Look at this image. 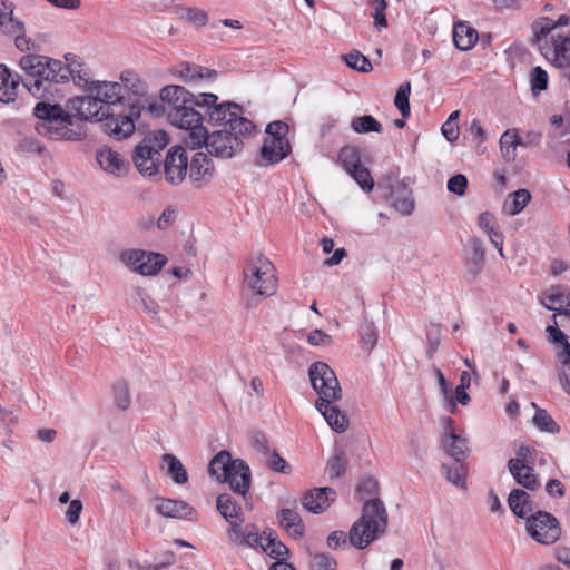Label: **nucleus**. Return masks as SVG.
I'll return each mask as SVG.
<instances>
[{"mask_svg":"<svg viewBox=\"0 0 570 570\" xmlns=\"http://www.w3.org/2000/svg\"><path fill=\"white\" fill-rule=\"evenodd\" d=\"M125 86L116 81H94L87 95L71 98L67 107L80 120L102 122L104 131L122 140L135 131V119L141 114L138 100L125 97Z\"/></svg>","mask_w":570,"mask_h":570,"instance_id":"nucleus-1","label":"nucleus"},{"mask_svg":"<svg viewBox=\"0 0 570 570\" xmlns=\"http://www.w3.org/2000/svg\"><path fill=\"white\" fill-rule=\"evenodd\" d=\"M20 68L24 71L22 85L36 98L41 99L47 95H53L56 86L66 83L70 79L83 88L87 94L88 86L95 80H90L87 70H76L73 63L66 65L61 60L52 59L47 56L27 55L20 59Z\"/></svg>","mask_w":570,"mask_h":570,"instance_id":"nucleus-2","label":"nucleus"},{"mask_svg":"<svg viewBox=\"0 0 570 570\" xmlns=\"http://www.w3.org/2000/svg\"><path fill=\"white\" fill-rule=\"evenodd\" d=\"M160 98L165 104L164 110L171 125L186 130L183 138L188 147L199 145L202 135L199 127L203 122L202 114L196 110V100L194 95L181 86L170 85L161 89Z\"/></svg>","mask_w":570,"mask_h":570,"instance_id":"nucleus-3","label":"nucleus"},{"mask_svg":"<svg viewBox=\"0 0 570 570\" xmlns=\"http://www.w3.org/2000/svg\"><path fill=\"white\" fill-rule=\"evenodd\" d=\"M387 528V512L380 499L366 500L361 517L350 530V542L357 549H365L384 534Z\"/></svg>","mask_w":570,"mask_h":570,"instance_id":"nucleus-4","label":"nucleus"},{"mask_svg":"<svg viewBox=\"0 0 570 570\" xmlns=\"http://www.w3.org/2000/svg\"><path fill=\"white\" fill-rule=\"evenodd\" d=\"M66 111L58 104L38 102L33 108L37 118L36 131L51 140H71L75 132L71 129L73 119L78 118L68 107Z\"/></svg>","mask_w":570,"mask_h":570,"instance_id":"nucleus-5","label":"nucleus"},{"mask_svg":"<svg viewBox=\"0 0 570 570\" xmlns=\"http://www.w3.org/2000/svg\"><path fill=\"white\" fill-rule=\"evenodd\" d=\"M244 283L256 295L272 296L277 288L273 263L263 255L252 258L244 269Z\"/></svg>","mask_w":570,"mask_h":570,"instance_id":"nucleus-6","label":"nucleus"},{"mask_svg":"<svg viewBox=\"0 0 570 570\" xmlns=\"http://www.w3.org/2000/svg\"><path fill=\"white\" fill-rule=\"evenodd\" d=\"M308 374L313 389L320 395L316 402H336L342 397V390L335 372L326 363H313Z\"/></svg>","mask_w":570,"mask_h":570,"instance_id":"nucleus-7","label":"nucleus"},{"mask_svg":"<svg viewBox=\"0 0 570 570\" xmlns=\"http://www.w3.org/2000/svg\"><path fill=\"white\" fill-rule=\"evenodd\" d=\"M199 135H202V139L199 141V145L195 146V148H199L203 145H205L207 151L212 156L218 158H232L236 154H238L243 148L242 138H238L235 135H230V132L226 128L216 130L210 135H207L202 124L199 127ZM191 148L194 149V147Z\"/></svg>","mask_w":570,"mask_h":570,"instance_id":"nucleus-8","label":"nucleus"},{"mask_svg":"<svg viewBox=\"0 0 570 570\" xmlns=\"http://www.w3.org/2000/svg\"><path fill=\"white\" fill-rule=\"evenodd\" d=\"M529 537L540 544H553L561 537L559 520L550 512L537 510L525 522Z\"/></svg>","mask_w":570,"mask_h":570,"instance_id":"nucleus-9","label":"nucleus"},{"mask_svg":"<svg viewBox=\"0 0 570 570\" xmlns=\"http://www.w3.org/2000/svg\"><path fill=\"white\" fill-rule=\"evenodd\" d=\"M119 261L131 272L144 276L157 275L166 263L161 254L137 248L122 250Z\"/></svg>","mask_w":570,"mask_h":570,"instance_id":"nucleus-10","label":"nucleus"},{"mask_svg":"<svg viewBox=\"0 0 570 570\" xmlns=\"http://www.w3.org/2000/svg\"><path fill=\"white\" fill-rule=\"evenodd\" d=\"M554 26L548 29L547 32H551L550 39H546L544 43L540 45V51L570 80V33L562 36L554 33Z\"/></svg>","mask_w":570,"mask_h":570,"instance_id":"nucleus-11","label":"nucleus"},{"mask_svg":"<svg viewBox=\"0 0 570 570\" xmlns=\"http://www.w3.org/2000/svg\"><path fill=\"white\" fill-rule=\"evenodd\" d=\"M188 168V158L181 147H174L166 156L164 169L166 180L173 185L180 184Z\"/></svg>","mask_w":570,"mask_h":570,"instance_id":"nucleus-12","label":"nucleus"},{"mask_svg":"<svg viewBox=\"0 0 570 570\" xmlns=\"http://www.w3.org/2000/svg\"><path fill=\"white\" fill-rule=\"evenodd\" d=\"M155 511L165 518L193 520L195 509L186 501L156 497L151 500Z\"/></svg>","mask_w":570,"mask_h":570,"instance_id":"nucleus-13","label":"nucleus"},{"mask_svg":"<svg viewBox=\"0 0 570 570\" xmlns=\"http://www.w3.org/2000/svg\"><path fill=\"white\" fill-rule=\"evenodd\" d=\"M222 482L228 483L234 493L242 495L246 500L252 482L248 464L244 460L236 459L233 468L226 474V480H222Z\"/></svg>","mask_w":570,"mask_h":570,"instance_id":"nucleus-14","label":"nucleus"},{"mask_svg":"<svg viewBox=\"0 0 570 570\" xmlns=\"http://www.w3.org/2000/svg\"><path fill=\"white\" fill-rule=\"evenodd\" d=\"M464 264L468 275L473 281L482 273L485 264V250L480 238L473 236L468 239Z\"/></svg>","mask_w":570,"mask_h":570,"instance_id":"nucleus-15","label":"nucleus"},{"mask_svg":"<svg viewBox=\"0 0 570 570\" xmlns=\"http://www.w3.org/2000/svg\"><path fill=\"white\" fill-rule=\"evenodd\" d=\"M227 537L230 543L237 547L263 548L265 537L259 534L255 525L235 524L229 528Z\"/></svg>","mask_w":570,"mask_h":570,"instance_id":"nucleus-16","label":"nucleus"},{"mask_svg":"<svg viewBox=\"0 0 570 570\" xmlns=\"http://www.w3.org/2000/svg\"><path fill=\"white\" fill-rule=\"evenodd\" d=\"M540 303L554 313L570 312V291L561 285L550 286L542 293Z\"/></svg>","mask_w":570,"mask_h":570,"instance_id":"nucleus-17","label":"nucleus"},{"mask_svg":"<svg viewBox=\"0 0 570 570\" xmlns=\"http://www.w3.org/2000/svg\"><path fill=\"white\" fill-rule=\"evenodd\" d=\"M136 311L144 313L151 323L163 324L160 306L142 287H136L131 297Z\"/></svg>","mask_w":570,"mask_h":570,"instance_id":"nucleus-18","label":"nucleus"},{"mask_svg":"<svg viewBox=\"0 0 570 570\" xmlns=\"http://www.w3.org/2000/svg\"><path fill=\"white\" fill-rule=\"evenodd\" d=\"M508 470L514 481L524 489L534 491L540 488L538 474L528 463H521L519 460H509Z\"/></svg>","mask_w":570,"mask_h":570,"instance_id":"nucleus-19","label":"nucleus"},{"mask_svg":"<svg viewBox=\"0 0 570 570\" xmlns=\"http://www.w3.org/2000/svg\"><path fill=\"white\" fill-rule=\"evenodd\" d=\"M336 492L334 489L324 487L311 490L303 498L304 508L313 513H322L335 500Z\"/></svg>","mask_w":570,"mask_h":570,"instance_id":"nucleus-20","label":"nucleus"},{"mask_svg":"<svg viewBox=\"0 0 570 570\" xmlns=\"http://www.w3.org/2000/svg\"><path fill=\"white\" fill-rule=\"evenodd\" d=\"M508 505L515 517L525 520V522L537 511L532 497L522 489H513L509 493Z\"/></svg>","mask_w":570,"mask_h":570,"instance_id":"nucleus-21","label":"nucleus"},{"mask_svg":"<svg viewBox=\"0 0 570 570\" xmlns=\"http://www.w3.org/2000/svg\"><path fill=\"white\" fill-rule=\"evenodd\" d=\"M158 149L149 145H141L135 149L132 159L138 171L144 176L150 177L158 171Z\"/></svg>","mask_w":570,"mask_h":570,"instance_id":"nucleus-22","label":"nucleus"},{"mask_svg":"<svg viewBox=\"0 0 570 570\" xmlns=\"http://www.w3.org/2000/svg\"><path fill=\"white\" fill-rule=\"evenodd\" d=\"M441 448L449 456L454 459L456 463L463 462L470 454L468 439L456 433L441 436Z\"/></svg>","mask_w":570,"mask_h":570,"instance_id":"nucleus-23","label":"nucleus"},{"mask_svg":"<svg viewBox=\"0 0 570 570\" xmlns=\"http://www.w3.org/2000/svg\"><path fill=\"white\" fill-rule=\"evenodd\" d=\"M216 507L220 515L229 523V528L244 523L242 508L229 493L219 494L216 500Z\"/></svg>","mask_w":570,"mask_h":570,"instance_id":"nucleus-24","label":"nucleus"},{"mask_svg":"<svg viewBox=\"0 0 570 570\" xmlns=\"http://www.w3.org/2000/svg\"><path fill=\"white\" fill-rule=\"evenodd\" d=\"M214 166L208 156L202 151L196 153L189 164V178L198 186L213 177Z\"/></svg>","mask_w":570,"mask_h":570,"instance_id":"nucleus-25","label":"nucleus"},{"mask_svg":"<svg viewBox=\"0 0 570 570\" xmlns=\"http://www.w3.org/2000/svg\"><path fill=\"white\" fill-rule=\"evenodd\" d=\"M96 159L99 166L108 174L121 176L126 173L127 165L120 155L108 147H102L97 151Z\"/></svg>","mask_w":570,"mask_h":570,"instance_id":"nucleus-26","label":"nucleus"},{"mask_svg":"<svg viewBox=\"0 0 570 570\" xmlns=\"http://www.w3.org/2000/svg\"><path fill=\"white\" fill-rule=\"evenodd\" d=\"M334 402H316L315 406L321 412L327 424L337 433L348 428V417L333 404Z\"/></svg>","mask_w":570,"mask_h":570,"instance_id":"nucleus-27","label":"nucleus"},{"mask_svg":"<svg viewBox=\"0 0 570 570\" xmlns=\"http://www.w3.org/2000/svg\"><path fill=\"white\" fill-rule=\"evenodd\" d=\"M291 145L288 140H278L275 138H265L261 149L262 158L267 164H277L288 156Z\"/></svg>","mask_w":570,"mask_h":570,"instance_id":"nucleus-28","label":"nucleus"},{"mask_svg":"<svg viewBox=\"0 0 570 570\" xmlns=\"http://www.w3.org/2000/svg\"><path fill=\"white\" fill-rule=\"evenodd\" d=\"M390 202L395 210L404 216L411 215L414 210L412 191L405 185L400 184L392 188Z\"/></svg>","mask_w":570,"mask_h":570,"instance_id":"nucleus-29","label":"nucleus"},{"mask_svg":"<svg viewBox=\"0 0 570 570\" xmlns=\"http://www.w3.org/2000/svg\"><path fill=\"white\" fill-rule=\"evenodd\" d=\"M500 153L507 163H514L518 157L517 148L520 147L519 129L509 128L500 137Z\"/></svg>","mask_w":570,"mask_h":570,"instance_id":"nucleus-30","label":"nucleus"},{"mask_svg":"<svg viewBox=\"0 0 570 570\" xmlns=\"http://www.w3.org/2000/svg\"><path fill=\"white\" fill-rule=\"evenodd\" d=\"M234 461L228 451L223 450L218 452L208 464V473L212 478L218 482L226 480V474L230 471L234 465Z\"/></svg>","mask_w":570,"mask_h":570,"instance_id":"nucleus-31","label":"nucleus"},{"mask_svg":"<svg viewBox=\"0 0 570 570\" xmlns=\"http://www.w3.org/2000/svg\"><path fill=\"white\" fill-rule=\"evenodd\" d=\"M240 107L237 104H219L208 110L209 121L216 125H223L227 129L232 124V118L239 114Z\"/></svg>","mask_w":570,"mask_h":570,"instance_id":"nucleus-32","label":"nucleus"},{"mask_svg":"<svg viewBox=\"0 0 570 570\" xmlns=\"http://www.w3.org/2000/svg\"><path fill=\"white\" fill-rule=\"evenodd\" d=\"M0 30L6 35L23 30V22L13 17V3L8 0H0Z\"/></svg>","mask_w":570,"mask_h":570,"instance_id":"nucleus-33","label":"nucleus"},{"mask_svg":"<svg viewBox=\"0 0 570 570\" xmlns=\"http://www.w3.org/2000/svg\"><path fill=\"white\" fill-rule=\"evenodd\" d=\"M478 41V32L465 22L456 23L453 28V42L459 50L471 49Z\"/></svg>","mask_w":570,"mask_h":570,"instance_id":"nucleus-34","label":"nucleus"},{"mask_svg":"<svg viewBox=\"0 0 570 570\" xmlns=\"http://www.w3.org/2000/svg\"><path fill=\"white\" fill-rule=\"evenodd\" d=\"M279 524L294 538L304 534L305 525L301 515L292 509H282L278 512Z\"/></svg>","mask_w":570,"mask_h":570,"instance_id":"nucleus-35","label":"nucleus"},{"mask_svg":"<svg viewBox=\"0 0 570 570\" xmlns=\"http://www.w3.org/2000/svg\"><path fill=\"white\" fill-rule=\"evenodd\" d=\"M161 468L166 469L167 474L177 484H185L188 481V473L180 460L170 453L161 456Z\"/></svg>","mask_w":570,"mask_h":570,"instance_id":"nucleus-36","label":"nucleus"},{"mask_svg":"<svg viewBox=\"0 0 570 570\" xmlns=\"http://www.w3.org/2000/svg\"><path fill=\"white\" fill-rule=\"evenodd\" d=\"M531 200V194L528 189H518L511 193L503 204V212L507 215L514 216L520 214Z\"/></svg>","mask_w":570,"mask_h":570,"instance_id":"nucleus-37","label":"nucleus"},{"mask_svg":"<svg viewBox=\"0 0 570 570\" xmlns=\"http://www.w3.org/2000/svg\"><path fill=\"white\" fill-rule=\"evenodd\" d=\"M22 77L13 78L9 70L4 68L0 70V101L10 102L14 101L17 97V88L19 86V79L22 81Z\"/></svg>","mask_w":570,"mask_h":570,"instance_id":"nucleus-38","label":"nucleus"},{"mask_svg":"<svg viewBox=\"0 0 570 570\" xmlns=\"http://www.w3.org/2000/svg\"><path fill=\"white\" fill-rule=\"evenodd\" d=\"M441 469L444 472L448 482L459 489H466L468 466L464 463H442Z\"/></svg>","mask_w":570,"mask_h":570,"instance_id":"nucleus-39","label":"nucleus"},{"mask_svg":"<svg viewBox=\"0 0 570 570\" xmlns=\"http://www.w3.org/2000/svg\"><path fill=\"white\" fill-rule=\"evenodd\" d=\"M338 161L343 168L350 174L361 166V154L355 146H344L338 154Z\"/></svg>","mask_w":570,"mask_h":570,"instance_id":"nucleus-40","label":"nucleus"},{"mask_svg":"<svg viewBox=\"0 0 570 570\" xmlns=\"http://www.w3.org/2000/svg\"><path fill=\"white\" fill-rule=\"evenodd\" d=\"M351 128L357 134L381 132L383 130L381 122L370 115L353 118Z\"/></svg>","mask_w":570,"mask_h":570,"instance_id":"nucleus-41","label":"nucleus"},{"mask_svg":"<svg viewBox=\"0 0 570 570\" xmlns=\"http://www.w3.org/2000/svg\"><path fill=\"white\" fill-rule=\"evenodd\" d=\"M262 551H264L271 558L276 559L277 561L284 560V557L288 554L287 547L277 540L273 533H269L265 537Z\"/></svg>","mask_w":570,"mask_h":570,"instance_id":"nucleus-42","label":"nucleus"},{"mask_svg":"<svg viewBox=\"0 0 570 570\" xmlns=\"http://www.w3.org/2000/svg\"><path fill=\"white\" fill-rule=\"evenodd\" d=\"M531 405L535 409V414L533 416V424L543 432L554 433L559 431L558 424L548 414L546 410L538 409L535 403H531Z\"/></svg>","mask_w":570,"mask_h":570,"instance_id":"nucleus-43","label":"nucleus"},{"mask_svg":"<svg viewBox=\"0 0 570 570\" xmlns=\"http://www.w3.org/2000/svg\"><path fill=\"white\" fill-rule=\"evenodd\" d=\"M309 553V568L311 570H336L337 562L336 560L324 552L320 553Z\"/></svg>","mask_w":570,"mask_h":570,"instance_id":"nucleus-44","label":"nucleus"},{"mask_svg":"<svg viewBox=\"0 0 570 570\" xmlns=\"http://www.w3.org/2000/svg\"><path fill=\"white\" fill-rule=\"evenodd\" d=\"M548 144L552 149L559 150L560 144L570 145V121L559 128H551L548 134Z\"/></svg>","mask_w":570,"mask_h":570,"instance_id":"nucleus-45","label":"nucleus"},{"mask_svg":"<svg viewBox=\"0 0 570 570\" xmlns=\"http://www.w3.org/2000/svg\"><path fill=\"white\" fill-rule=\"evenodd\" d=\"M343 58L346 65L354 70L360 72H370L372 70L371 61L357 50L345 55Z\"/></svg>","mask_w":570,"mask_h":570,"instance_id":"nucleus-46","label":"nucleus"},{"mask_svg":"<svg viewBox=\"0 0 570 570\" xmlns=\"http://www.w3.org/2000/svg\"><path fill=\"white\" fill-rule=\"evenodd\" d=\"M265 464L274 472L282 474H289L292 472V466L289 463L282 458L278 452L272 450L265 458Z\"/></svg>","mask_w":570,"mask_h":570,"instance_id":"nucleus-47","label":"nucleus"},{"mask_svg":"<svg viewBox=\"0 0 570 570\" xmlns=\"http://www.w3.org/2000/svg\"><path fill=\"white\" fill-rule=\"evenodd\" d=\"M558 317L562 318H569L570 320V312H559L554 313L551 317L552 324L547 326V333L549 334V338L554 344H559L561 342L567 341L566 335L559 327V321Z\"/></svg>","mask_w":570,"mask_h":570,"instance_id":"nucleus-48","label":"nucleus"},{"mask_svg":"<svg viewBox=\"0 0 570 570\" xmlns=\"http://www.w3.org/2000/svg\"><path fill=\"white\" fill-rule=\"evenodd\" d=\"M435 375L438 379L440 391L444 397V401L446 402L448 410L451 413H455L456 411V402L454 401L453 393H452V386L446 381L445 376L441 372V370H435Z\"/></svg>","mask_w":570,"mask_h":570,"instance_id":"nucleus-49","label":"nucleus"},{"mask_svg":"<svg viewBox=\"0 0 570 570\" xmlns=\"http://www.w3.org/2000/svg\"><path fill=\"white\" fill-rule=\"evenodd\" d=\"M411 92V83H402L395 95L394 105L400 110L401 115L405 118L410 115L409 96Z\"/></svg>","mask_w":570,"mask_h":570,"instance_id":"nucleus-50","label":"nucleus"},{"mask_svg":"<svg viewBox=\"0 0 570 570\" xmlns=\"http://www.w3.org/2000/svg\"><path fill=\"white\" fill-rule=\"evenodd\" d=\"M346 460L341 452H335L327 461L326 472L331 479L340 478L345 473Z\"/></svg>","mask_w":570,"mask_h":570,"instance_id":"nucleus-51","label":"nucleus"},{"mask_svg":"<svg viewBox=\"0 0 570 570\" xmlns=\"http://www.w3.org/2000/svg\"><path fill=\"white\" fill-rule=\"evenodd\" d=\"M179 73L180 77L184 78L186 81H196L197 79H202L205 77L210 78L215 73V71L204 69L196 65L186 63L185 66H183Z\"/></svg>","mask_w":570,"mask_h":570,"instance_id":"nucleus-52","label":"nucleus"},{"mask_svg":"<svg viewBox=\"0 0 570 570\" xmlns=\"http://www.w3.org/2000/svg\"><path fill=\"white\" fill-rule=\"evenodd\" d=\"M254 128V124L247 118L240 117L239 114L232 118V124L227 127L230 135H235L238 138L252 132Z\"/></svg>","mask_w":570,"mask_h":570,"instance_id":"nucleus-53","label":"nucleus"},{"mask_svg":"<svg viewBox=\"0 0 570 570\" xmlns=\"http://www.w3.org/2000/svg\"><path fill=\"white\" fill-rule=\"evenodd\" d=\"M114 399L117 407L121 411L129 409L131 399L127 383L119 382L114 385Z\"/></svg>","mask_w":570,"mask_h":570,"instance_id":"nucleus-54","label":"nucleus"},{"mask_svg":"<svg viewBox=\"0 0 570 570\" xmlns=\"http://www.w3.org/2000/svg\"><path fill=\"white\" fill-rule=\"evenodd\" d=\"M350 175L364 191H371L373 189L374 180L365 166H358L355 170H352Z\"/></svg>","mask_w":570,"mask_h":570,"instance_id":"nucleus-55","label":"nucleus"},{"mask_svg":"<svg viewBox=\"0 0 570 570\" xmlns=\"http://www.w3.org/2000/svg\"><path fill=\"white\" fill-rule=\"evenodd\" d=\"M548 86V73L541 67H535L531 71V90L538 95Z\"/></svg>","mask_w":570,"mask_h":570,"instance_id":"nucleus-56","label":"nucleus"},{"mask_svg":"<svg viewBox=\"0 0 570 570\" xmlns=\"http://www.w3.org/2000/svg\"><path fill=\"white\" fill-rule=\"evenodd\" d=\"M288 130H289L288 125L285 124L284 121H281V120L273 121V122L268 124L266 127V134H267L266 138H275L278 140H288L286 138Z\"/></svg>","mask_w":570,"mask_h":570,"instance_id":"nucleus-57","label":"nucleus"},{"mask_svg":"<svg viewBox=\"0 0 570 570\" xmlns=\"http://www.w3.org/2000/svg\"><path fill=\"white\" fill-rule=\"evenodd\" d=\"M361 341H362V344L366 348H368V350L374 348V346L377 343V332H376L374 324L368 323L362 327Z\"/></svg>","mask_w":570,"mask_h":570,"instance_id":"nucleus-58","label":"nucleus"},{"mask_svg":"<svg viewBox=\"0 0 570 570\" xmlns=\"http://www.w3.org/2000/svg\"><path fill=\"white\" fill-rule=\"evenodd\" d=\"M466 187H468V179L462 174H456L448 180L449 191H451L458 196H463L465 194Z\"/></svg>","mask_w":570,"mask_h":570,"instance_id":"nucleus-59","label":"nucleus"},{"mask_svg":"<svg viewBox=\"0 0 570 570\" xmlns=\"http://www.w3.org/2000/svg\"><path fill=\"white\" fill-rule=\"evenodd\" d=\"M478 226L487 233V235L499 230L497 228V219L490 212H483L478 216Z\"/></svg>","mask_w":570,"mask_h":570,"instance_id":"nucleus-60","label":"nucleus"},{"mask_svg":"<svg viewBox=\"0 0 570 570\" xmlns=\"http://www.w3.org/2000/svg\"><path fill=\"white\" fill-rule=\"evenodd\" d=\"M542 139V134L537 130H528L522 135L519 134L520 147L522 148H532L540 145Z\"/></svg>","mask_w":570,"mask_h":570,"instance_id":"nucleus-61","label":"nucleus"},{"mask_svg":"<svg viewBox=\"0 0 570 570\" xmlns=\"http://www.w3.org/2000/svg\"><path fill=\"white\" fill-rule=\"evenodd\" d=\"M377 482L374 478H365L362 480V482L357 485L356 492L361 495L362 499L364 497H371L376 493L377 491Z\"/></svg>","mask_w":570,"mask_h":570,"instance_id":"nucleus-62","label":"nucleus"},{"mask_svg":"<svg viewBox=\"0 0 570 570\" xmlns=\"http://www.w3.org/2000/svg\"><path fill=\"white\" fill-rule=\"evenodd\" d=\"M307 342L314 346H324L332 342V337L322 330H314L307 335Z\"/></svg>","mask_w":570,"mask_h":570,"instance_id":"nucleus-63","label":"nucleus"},{"mask_svg":"<svg viewBox=\"0 0 570 570\" xmlns=\"http://www.w3.org/2000/svg\"><path fill=\"white\" fill-rule=\"evenodd\" d=\"M560 350L557 352V360L562 368L570 366V344L568 341L559 343Z\"/></svg>","mask_w":570,"mask_h":570,"instance_id":"nucleus-64","label":"nucleus"}]
</instances>
